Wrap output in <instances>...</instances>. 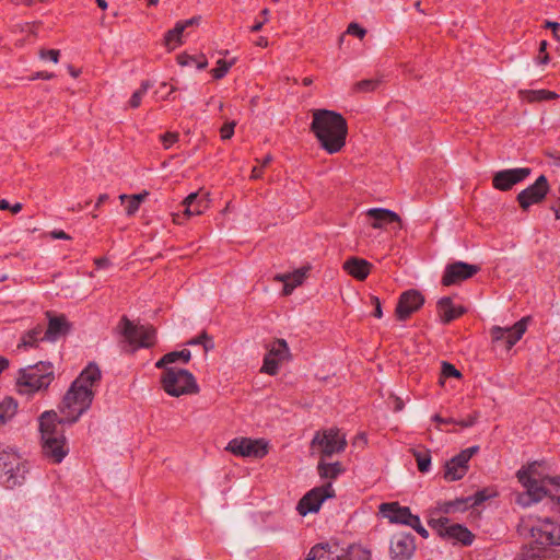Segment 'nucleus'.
<instances>
[{"label":"nucleus","instance_id":"f257e3e1","mask_svg":"<svg viewBox=\"0 0 560 560\" xmlns=\"http://www.w3.org/2000/svg\"><path fill=\"white\" fill-rule=\"evenodd\" d=\"M312 117L311 131L320 147L329 154L340 152L348 135V125L343 116L329 109H315Z\"/></svg>","mask_w":560,"mask_h":560},{"label":"nucleus","instance_id":"f03ea898","mask_svg":"<svg viewBox=\"0 0 560 560\" xmlns=\"http://www.w3.org/2000/svg\"><path fill=\"white\" fill-rule=\"evenodd\" d=\"M520 483L525 488L524 492L517 493L515 502L522 508H528L534 503L548 497L547 505L555 514L560 515V494H551L546 485L560 487V477H545L537 480L530 476V470L522 468L516 472Z\"/></svg>","mask_w":560,"mask_h":560},{"label":"nucleus","instance_id":"7ed1b4c3","mask_svg":"<svg viewBox=\"0 0 560 560\" xmlns=\"http://www.w3.org/2000/svg\"><path fill=\"white\" fill-rule=\"evenodd\" d=\"M55 411H45L39 417L42 452L52 464H60L69 453L67 439Z\"/></svg>","mask_w":560,"mask_h":560},{"label":"nucleus","instance_id":"20e7f679","mask_svg":"<svg viewBox=\"0 0 560 560\" xmlns=\"http://www.w3.org/2000/svg\"><path fill=\"white\" fill-rule=\"evenodd\" d=\"M55 378L54 366L50 362L40 361L34 365L20 369L15 382L18 394L32 397L46 390Z\"/></svg>","mask_w":560,"mask_h":560},{"label":"nucleus","instance_id":"39448f33","mask_svg":"<svg viewBox=\"0 0 560 560\" xmlns=\"http://www.w3.org/2000/svg\"><path fill=\"white\" fill-rule=\"evenodd\" d=\"M93 397L94 393L91 388L72 383L62 399L60 407L62 417L59 418V422L67 424L77 422L90 408Z\"/></svg>","mask_w":560,"mask_h":560},{"label":"nucleus","instance_id":"423d86ee","mask_svg":"<svg viewBox=\"0 0 560 560\" xmlns=\"http://www.w3.org/2000/svg\"><path fill=\"white\" fill-rule=\"evenodd\" d=\"M161 385L164 392L172 397L199 393L195 376L185 369L165 368L161 374Z\"/></svg>","mask_w":560,"mask_h":560},{"label":"nucleus","instance_id":"0eeeda50","mask_svg":"<svg viewBox=\"0 0 560 560\" xmlns=\"http://www.w3.org/2000/svg\"><path fill=\"white\" fill-rule=\"evenodd\" d=\"M0 470L7 476L4 483L10 489L20 486L28 471L26 463L10 446H0Z\"/></svg>","mask_w":560,"mask_h":560},{"label":"nucleus","instance_id":"6e6552de","mask_svg":"<svg viewBox=\"0 0 560 560\" xmlns=\"http://www.w3.org/2000/svg\"><path fill=\"white\" fill-rule=\"evenodd\" d=\"M118 330L125 340L138 348H150L155 343V329L152 326H137L127 316H122Z\"/></svg>","mask_w":560,"mask_h":560},{"label":"nucleus","instance_id":"1a4fd4ad","mask_svg":"<svg viewBox=\"0 0 560 560\" xmlns=\"http://www.w3.org/2000/svg\"><path fill=\"white\" fill-rule=\"evenodd\" d=\"M428 523L444 539L460 542L464 546H470L474 541L475 536L467 527L452 523L447 517L431 518Z\"/></svg>","mask_w":560,"mask_h":560},{"label":"nucleus","instance_id":"9d476101","mask_svg":"<svg viewBox=\"0 0 560 560\" xmlns=\"http://www.w3.org/2000/svg\"><path fill=\"white\" fill-rule=\"evenodd\" d=\"M346 445V436L336 428L316 432L312 440V446H317L323 457L342 452Z\"/></svg>","mask_w":560,"mask_h":560},{"label":"nucleus","instance_id":"9b49d317","mask_svg":"<svg viewBox=\"0 0 560 560\" xmlns=\"http://www.w3.org/2000/svg\"><path fill=\"white\" fill-rule=\"evenodd\" d=\"M225 450L240 457L262 458L268 453V445L262 439L235 438L228 443Z\"/></svg>","mask_w":560,"mask_h":560},{"label":"nucleus","instance_id":"f8f14e48","mask_svg":"<svg viewBox=\"0 0 560 560\" xmlns=\"http://www.w3.org/2000/svg\"><path fill=\"white\" fill-rule=\"evenodd\" d=\"M335 489L331 482H326L319 487H315L303 495L298 503V511L301 515L318 512L323 502L334 498Z\"/></svg>","mask_w":560,"mask_h":560},{"label":"nucleus","instance_id":"ddd939ff","mask_svg":"<svg viewBox=\"0 0 560 560\" xmlns=\"http://www.w3.org/2000/svg\"><path fill=\"white\" fill-rule=\"evenodd\" d=\"M289 359L290 349L287 341L284 339H276L268 346L260 372L271 376L277 375L280 365Z\"/></svg>","mask_w":560,"mask_h":560},{"label":"nucleus","instance_id":"4468645a","mask_svg":"<svg viewBox=\"0 0 560 560\" xmlns=\"http://www.w3.org/2000/svg\"><path fill=\"white\" fill-rule=\"evenodd\" d=\"M530 536L542 547L560 546V523L556 524L549 517L541 518L530 528Z\"/></svg>","mask_w":560,"mask_h":560},{"label":"nucleus","instance_id":"2eb2a0df","mask_svg":"<svg viewBox=\"0 0 560 560\" xmlns=\"http://www.w3.org/2000/svg\"><path fill=\"white\" fill-rule=\"evenodd\" d=\"M478 451V446H470L447 460L444 468V478L447 481L462 479L468 471V463L470 458L477 454Z\"/></svg>","mask_w":560,"mask_h":560},{"label":"nucleus","instance_id":"dca6fc26","mask_svg":"<svg viewBox=\"0 0 560 560\" xmlns=\"http://www.w3.org/2000/svg\"><path fill=\"white\" fill-rule=\"evenodd\" d=\"M480 271L478 265H472L464 261H454L446 265L441 283L444 287L458 284L465 280L472 278Z\"/></svg>","mask_w":560,"mask_h":560},{"label":"nucleus","instance_id":"f3484780","mask_svg":"<svg viewBox=\"0 0 560 560\" xmlns=\"http://www.w3.org/2000/svg\"><path fill=\"white\" fill-rule=\"evenodd\" d=\"M549 190L548 179L540 175L533 185L518 192L516 200L523 210H528L533 205L541 202Z\"/></svg>","mask_w":560,"mask_h":560},{"label":"nucleus","instance_id":"a211bd4d","mask_svg":"<svg viewBox=\"0 0 560 560\" xmlns=\"http://www.w3.org/2000/svg\"><path fill=\"white\" fill-rule=\"evenodd\" d=\"M527 329V318H522L511 327L493 326L490 329V336L493 342H503L506 350L521 340Z\"/></svg>","mask_w":560,"mask_h":560},{"label":"nucleus","instance_id":"6ab92c4d","mask_svg":"<svg viewBox=\"0 0 560 560\" xmlns=\"http://www.w3.org/2000/svg\"><path fill=\"white\" fill-rule=\"evenodd\" d=\"M532 170L528 167L506 168L494 173L492 186L501 191L510 190L514 185L526 179Z\"/></svg>","mask_w":560,"mask_h":560},{"label":"nucleus","instance_id":"aec40b11","mask_svg":"<svg viewBox=\"0 0 560 560\" xmlns=\"http://www.w3.org/2000/svg\"><path fill=\"white\" fill-rule=\"evenodd\" d=\"M424 303L423 295L417 290H407L402 292L398 299L395 314L398 320L408 319Z\"/></svg>","mask_w":560,"mask_h":560},{"label":"nucleus","instance_id":"412c9836","mask_svg":"<svg viewBox=\"0 0 560 560\" xmlns=\"http://www.w3.org/2000/svg\"><path fill=\"white\" fill-rule=\"evenodd\" d=\"M415 551L416 541L412 534L398 533L392 537L389 552L393 560H409Z\"/></svg>","mask_w":560,"mask_h":560},{"label":"nucleus","instance_id":"4be33fe9","mask_svg":"<svg viewBox=\"0 0 560 560\" xmlns=\"http://www.w3.org/2000/svg\"><path fill=\"white\" fill-rule=\"evenodd\" d=\"M383 517L390 523L409 526L417 515H413L408 506H401L398 502H387L380 505Z\"/></svg>","mask_w":560,"mask_h":560},{"label":"nucleus","instance_id":"5701e85b","mask_svg":"<svg viewBox=\"0 0 560 560\" xmlns=\"http://www.w3.org/2000/svg\"><path fill=\"white\" fill-rule=\"evenodd\" d=\"M436 308L443 324L453 322L466 312L463 305H454L448 296L441 298L436 303Z\"/></svg>","mask_w":560,"mask_h":560},{"label":"nucleus","instance_id":"b1692460","mask_svg":"<svg viewBox=\"0 0 560 560\" xmlns=\"http://www.w3.org/2000/svg\"><path fill=\"white\" fill-rule=\"evenodd\" d=\"M47 315L49 322L42 340L56 341L69 331L70 325L63 315L50 316V313H47Z\"/></svg>","mask_w":560,"mask_h":560},{"label":"nucleus","instance_id":"393cba45","mask_svg":"<svg viewBox=\"0 0 560 560\" xmlns=\"http://www.w3.org/2000/svg\"><path fill=\"white\" fill-rule=\"evenodd\" d=\"M198 22H199V18H195V16L191 19L185 20V21L177 22L175 24V26L172 30L167 31L165 34V36H164L165 46L170 50L175 49L177 46H179L183 43L182 35H183L184 31L188 26L197 24Z\"/></svg>","mask_w":560,"mask_h":560},{"label":"nucleus","instance_id":"a878e982","mask_svg":"<svg viewBox=\"0 0 560 560\" xmlns=\"http://www.w3.org/2000/svg\"><path fill=\"white\" fill-rule=\"evenodd\" d=\"M366 214L373 220L371 226L374 229H382L387 224L400 222V218L396 212L384 208L369 209Z\"/></svg>","mask_w":560,"mask_h":560},{"label":"nucleus","instance_id":"bb28decb","mask_svg":"<svg viewBox=\"0 0 560 560\" xmlns=\"http://www.w3.org/2000/svg\"><path fill=\"white\" fill-rule=\"evenodd\" d=\"M306 560H340L338 546L329 542L317 544L311 548Z\"/></svg>","mask_w":560,"mask_h":560},{"label":"nucleus","instance_id":"cd10ccee","mask_svg":"<svg viewBox=\"0 0 560 560\" xmlns=\"http://www.w3.org/2000/svg\"><path fill=\"white\" fill-rule=\"evenodd\" d=\"M372 265L361 258L352 257L346 260L343 268L353 278L362 281L370 275Z\"/></svg>","mask_w":560,"mask_h":560},{"label":"nucleus","instance_id":"c85d7f7f","mask_svg":"<svg viewBox=\"0 0 560 560\" xmlns=\"http://www.w3.org/2000/svg\"><path fill=\"white\" fill-rule=\"evenodd\" d=\"M209 200L205 196H200L198 192L188 195L183 206L185 207L184 213L188 217L199 215L205 212L208 208Z\"/></svg>","mask_w":560,"mask_h":560},{"label":"nucleus","instance_id":"c756f323","mask_svg":"<svg viewBox=\"0 0 560 560\" xmlns=\"http://www.w3.org/2000/svg\"><path fill=\"white\" fill-rule=\"evenodd\" d=\"M101 380V370L95 363H90L77 377L73 383L79 386L89 387L92 389V386Z\"/></svg>","mask_w":560,"mask_h":560},{"label":"nucleus","instance_id":"7c9ffc66","mask_svg":"<svg viewBox=\"0 0 560 560\" xmlns=\"http://www.w3.org/2000/svg\"><path fill=\"white\" fill-rule=\"evenodd\" d=\"M191 358V352L187 349H183L180 351H172L164 354L156 363V369L171 368L170 364H173L177 361H182L183 363H188Z\"/></svg>","mask_w":560,"mask_h":560},{"label":"nucleus","instance_id":"2f4dec72","mask_svg":"<svg viewBox=\"0 0 560 560\" xmlns=\"http://www.w3.org/2000/svg\"><path fill=\"white\" fill-rule=\"evenodd\" d=\"M317 471L322 479H328V482L337 479L343 471L341 463H325L323 459L317 465Z\"/></svg>","mask_w":560,"mask_h":560},{"label":"nucleus","instance_id":"473e14b6","mask_svg":"<svg viewBox=\"0 0 560 560\" xmlns=\"http://www.w3.org/2000/svg\"><path fill=\"white\" fill-rule=\"evenodd\" d=\"M520 95L523 101L535 103L542 101H551L559 97L556 92L549 90H521Z\"/></svg>","mask_w":560,"mask_h":560},{"label":"nucleus","instance_id":"72a5a7b5","mask_svg":"<svg viewBox=\"0 0 560 560\" xmlns=\"http://www.w3.org/2000/svg\"><path fill=\"white\" fill-rule=\"evenodd\" d=\"M18 411V402L12 397H5L0 401V425L10 421Z\"/></svg>","mask_w":560,"mask_h":560},{"label":"nucleus","instance_id":"f704fd0d","mask_svg":"<svg viewBox=\"0 0 560 560\" xmlns=\"http://www.w3.org/2000/svg\"><path fill=\"white\" fill-rule=\"evenodd\" d=\"M413 456L417 462V466L420 472H428L431 467V455L428 450L425 451H416L413 450Z\"/></svg>","mask_w":560,"mask_h":560},{"label":"nucleus","instance_id":"c9c22d12","mask_svg":"<svg viewBox=\"0 0 560 560\" xmlns=\"http://www.w3.org/2000/svg\"><path fill=\"white\" fill-rule=\"evenodd\" d=\"M188 346H202L205 351L208 352L214 348V342L212 337H210L206 331H202L195 338H191L186 342Z\"/></svg>","mask_w":560,"mask_h":560},{"label":"nucleus","instance_id":"e433bc0d","mask_svg":"<svg viewBox=\"0 0 560 560\" xmlns=\"http://www.w3.org/2000/svg\"><path fill=\"white\" fill-rule=\"evenodd\" d=\"M150 88H151L150 81H148V80L142 81L140 88L132 93V95L129 100L130 107H132V108L139 107L143 96L147 94V92Z\"/></svg>","mask_w":560,"mask_h":560},{"label":"nucleus","instance_id":"4c0bfd02","mask_svg":"<svg viewBox=\"0 0 560 560\" xmlns=\"http://www.w3.org/2000/svg\"><path fill=\"white\" fill-rule=\"evenodd\" d=\"M232 65V61L219 59L217 61V67L211 70L212 77L217 80L222 79L223 77H225Z\"/></svg>","mask_w":560,"mask_h":560},{"label":"nucleus","instance_id":"58836bf2","mask_svg":"<svg viewBox=\"0 0 560 560\" xmlns=\"http://www.w3.org/2000/svg\"><path fill=\"white\" fill-rule=\"evenodd\" d=\"M380 84V81L376 79H364L357 82L353 85V91L355 92H371L374 91Z\"/></svg>","mask_w":560,"mask_h":560},{"label":"nucleus","instance_id":"ea45409f","mask_svg":"<svg viewBox=\"0 0 560 560\" xmlns=\"http://www.w3.org/2000/svg\"><path fill=\"white\" fill-rule=\"evenodd\" d=\"M43 329L42 327H37L33 330H30L24 337H23V345L33 347L40 338Z\"/></svg>","mask_w":560,"mask_h":560},{"label":"nucleus","instance_id":"a19ab883","mask_svg":"<svg viewBox=\"0 0 560 560\" xmlns=\"http://www.w3.org/2000/svg\"><path fill=\"white\" fill-rule=\"evenodd\" d=\"M60 51L58 49H40L39 58L42 60H50L55 63L59 61Z\"/></svg>","mask_w":560,"mask_h":560},{"label":"nucleus","instance_id":"79ce46f5","mask_svg":"<svg viewBox=\"0 0 560 560\" xmlns=\"http://www.w3.org/2000/svg\"><path fill=\"white\" fill-rule=\"evenodd\" d=\"M442 375L444 377H460L462 374L451 363L448 362H443L442 363Z\"/></svg>","mask_w":560,"mask_h":560},{"label":"nucleus","instance_id":"37998d69","mask_svg":"<svg viewBox=\"0 0 560 560\" xmlns=\"http://www.w3.org/2000/svg\"><path fill=\"white\" fill-rule=\"evenodd\" d=\"M547 45L548 44H547L546 40H541L539 43V54H538V56L536 58V61L539 65H547L549 62V55L546 51Z\"/></svg>","mask_w":560,"mask_h":560},{"label":"nucleus","instance_id":"c03bdc74","mask_svg":"<svg viewBox=\"0 0 560 560\" xmlns=\"http://www.w3.org/2000/svg\"><path fill=\"white\" fill-rule=\"evenodd\" d=\"M119 198H120L122 201H124L125 199H128V205H127V207H126V212H127V214H128V215H132V214H135V213L139 210L140 205H138V202H137V199H136V198H132L131 196H130V197H128V196H126V195H121Z\"/></svg>","mask_w":560,"mask_h":560},{"label":"nucleus","instance_id":"a18cd8bd","mask_svg":"<svg viewBox=\"0 0 560 560\" xmlns=\"http://www.w3.org/2000/svg\"><path fill=\"white\" fill-rule=\"evenodd\" d=\"M487 499L488 495H486L485 491H477L474 495L466 498V500H469L468 508L479 505Z\"/></svg>","mask_w":560,"mask_h":560},{"label":"nucleus","instance_id":"49530a36","mask_svg":"<svg viewBox=\"0 0 560 560\" xmlns=\"http://www.w3.org/2000/svg\"><path fill=\"white\" fill-rule=\"evenodd\" d=\"M161 141L165 149L171 148L174 143L178 141V133L176 132H165L161 136Z\"/></svg>","mask_w":560,"mask_h":560},{"label":"nucleus","instance_id":"de8ad7c7","mask_svg":"<svg viewBox=\"0 0 560 560\" xmlns=\"http://www.w3.org/2000/svg\"><path fill=\"white\" fill-rule=\"evenodd\" d=\"M235 122H226L220 129V136L222 140H228L234 135Z\"/></svg>","mask_w":560,"mask_h":560},{"label":"nucleus","instance_id":"09e8293b","mask_svg":"<svg viewBox=\"0 0 560 560\" xmlns=\"http://www.w3.org/2000/svg\"><path fill=\"white\" fill-rule=\"evenodd\" d=\"M260 16L261 19H259V21H257L252 27H250V32H259L264 24L268 22L269 20V10L268 9H264L261 12H260Z\"/></svg>","mask_w":560,"mask_h":560},{"label":"nucleus","instance_id":"8fccbe9b","mask_svg":"<svg viewBox=\"0 0 560 560\" xmlns=\"http://www.w3.org/2000/svg\"><path fill=\"white\" fill-rule=\"evenodd\" d=\"M347 33L359 38H363L364 35L366 34V31L363 27H361L358 23H350L347 28Z\"/></svg>","mask_w":560,"mask_h":560},{"label":"nucleus","instance_id":"3c124183","mask_svg":"<svg viewBox=\"0 0 560 560\" xmlns=\"http://www.w3.org/2000/svg\"><path fill=\"white\" fill-rule=\"evenodd\" d=\"M411 528H413L421 537L428 538L429 533L428 530L422 526L419 516L417 515L416 518H413L412 523L409 525Z\"/></svg>","mask_w":560,"mask_h":560},{"label":"nucleus","instance_id":"603ef678","mask_svg":"<svg viewBox=\"0 0 560 560\" xmlns=\"http://www.w3.org/2000/svg\"><path fill=\"white\" fill-rule=\"evenodd\" d=\"M1 210H10L12 213H19L22 210V205L16 202L13 206L5 199L0 200Z\"/></svg>","mask_w":560,"mask_h":560},{"label":"nucleus","instance_id":"864d4df0","mask_svg":"<svg viewBox=\"0 0 560 560\" xmlns=\"http://www.w3.org/2000/svg\"><path fill=\"white\" fill-rule=\"evenodd\" d=\"M196 58L197 57L184 52L177 56V62L183 67L192 66L196 62Z\"/></svg>","mask_w":560,"mask_h":560},{"label":"nucleus","instance_id":"5fc2aeb1","mask_svg":"<svg viewBox=\"0 0 560 560\" xmlns=\"http://www.w3.org/2000/svg\"><path fill=\"white\" fill-rule=\"evenodd\" d=\"M371 303L374 306V312L372 313V315L376 318H382L383 311H382V304H381L380 299L375 295H371Z\"/></svg>","mask_w":560,"mask_h":560},{"label":"nucleus","instance_id":"6e6d98bb","mask_svg":"<svg viewBox=\"0 0 560 560\" xmlns=\"http://www.w3.org/2000/svg\"><path fill=\"white\" fill-rule=\"evenodd\" d=\"M290 276H291V278L289 279V282L291 284H294V287H298L303 282L305 272L302 270H296L293 273H291Z\"/></svg>","mask_w":560,"mask_h":560},{"label":"nucleus","instance_id":"4d7b16f0","mask_svg":"<svg viewBox=\"0 0 560 560\" xmlns=\"http://www.w3.org/2000/svg\"><path fill=\"white\" fill-rule=\"evenodd\" d=\"M451 502L453 504L454 512L455 511H465L468 509L469 500H466V498H462V499H456Z\"/></svg>","mask_w":560,"mask_h":560},{"label":"nucleus","instance_id":"13d9d810","mask_svg":"<svg viewBox=\"0 0 560 560\" xmlns=\"http://www.w3.org/2000/svg\"><path fill=\"white\" fill-rule=\"evenodd\" d=\"M52 78H55V73H52V72L38 71L31 77V80H36V79L50 80Z\"/></svg>","mask_w":560,"mask_h":560},{"label":"nucleus","instance_id":"bf43d9fd","mask_svg":"<svg viewBox=\"0 0 560 560\" xmlns=\"http://www.w3.org/2000/svg\"><path fill=\"white\" fill-rule=\"evenodd\" d=\"M50 237L54 240H70V235L62 230H54L50 232Z\"/></svg>","mask_w":560,"mask_h":560},{"label":"nucleus","instance_id":"052dcab7","mask_svg":"<svg viewBox=\"0 0 560 560\" xmlns=\"http://www.w3.org/2000/svg\"><path fill=\"white\" fill-rule=\"evenodd\" d=\"M551 210L553 211L556 219L560 220V186H559L557 199H556L555 203L551 206Z\"/></svg>","mask_w":560,"mask_h":560},{"label":"nucleus","instance_id":"680f3d73","mask_svg":"<svg viewBox=\"0 0 560 560\" xmlns=\"http://www.w3.org/2000/svg\"><path fill=\"white\" fill-rule=\"evenodd\" d=\"M195 66H196V68H197V69H199V70H202V69L207 68V66H208V60H207V58H206L203 55H201V56L197 57V58H196Z\"/></svg>","mask_w":560,"mask_h":560},{"label":"nucleus","instance_id":"e2e57ef3","mask_svg":"<svg viewBox=\"0 0 560 560\" xmlns=\"http://www.w3.org/2000/svg\"><path fill=\"white\" fill-rule=\"evenodd\" d=\"M262 173H264V167H261L260 165L259 166H254L253 170H252V174H250V179H259L262 177Z\"/></svg>","mask_w":560,"mask_h":560},{"label":"nucleus","instance_id":"0e129e2a","mask_svg":"<svg viewBox=\"0 0 560 560\" xmlns=\"http://www.w3.org/2000/svg\"><path fill=\"white\" fill-rule=\"evenodd\" d=\"M476 422L475 417H469L467 420L456 421L455 424H459L463 428H469L472 427Z\"/></svg>","mask_w":560,"mask_h":560},{"label":"nucleus","instance_id":"69168bd1","mask_svg":"<svg viewBox=\"0 0 560 560\" xmlns=\"http://www.w3.org/2000/svg\"><path fill=\"white\" fill-rule=\"evenodd\" d=\"M433 421H435L438 423H443V424H450V423H455L456 422V420L453 419V418H442L439 415H435L433 417Z\"/></svg>","mask_w":560,"mask_h":560},{"label":"nucleus","instance_id":"338daca9","mask_svg":"<svg viewBox=\"0 0 560 560\" xmlns=\"http://www.w3.org/2000/svg\"><path fill=\"white\" fill-rule=\"evenodd\" d=\"M440 509L443 513H446V514L454 512L453 504L451 501H447V502H444L443 504H441Z\"/></svg>","mask_w":560,"mask_h":560},{"label":"nucleus","instance_id":"774afa93","mask_svg":"<svg viewBox=\"0 0 560 560\" xmlns=\"http://www.w3.org/2000/svg\"><path fill=\"white\" fill-rule=\"evenodd\" d=\"M546 27L551 28V30H552V33H553V36H555L556 38H559V37H558V34H557V31L560 28V24H559V23H557V22H547V23H546Z\"/></svg>","mask_w":560,"mask_h":560}]
</instances>
